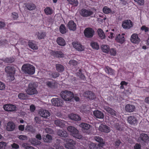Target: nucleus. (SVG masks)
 <instances>
[{
  "instance_id": "obj_49",
  "label": "nucleus",
  "mask_w": 149,
  "mask_h": 149,
  "mask_svg": "<svg viewBox=\"0 0 149 149\" xmlns=\"http://www.w3.org/2000/svg\"><path fill=\"white\" fill-rule=\"evenodd\" d=\"M110 54L111 55L113 56H115L116 55L117 52L116 50L115 49L111 48L110 50L109 51Z\"/></svg>"
},
{
  "instance_id": "obj_22",
  "label": "nucleus",
  "mask_w": 149,
  "mask_h": 149,
  "mask_svg": "<svg viewBox=\"0 0 149 149\" xmlns=\"http://www.w3.org/2000/svg\"><path fill=\"white\" fill-rule=\"evenodd\" d=\"M5 70L8 74H15V69L13 66H9L6 67Z\"/></svg>"
},
{
  "instance_id": "obj_26",
  "label": "nucleus",
  "mask_w": 149,
  "mask_h": 149,
  "mask_svg": "<svg viewBox=\"0 0 149 149\" xmlns=\"http://www.w3.org/2000/svg\"><path fill=\"white\" fill-rule=\"evenodd\" d=\"M36 36L38 38L39 40L43 39L45 38L46 35V33L45 32H42L40 31L36 32Z\"/></svg>"
},
{
  "instance_id": "obj_36",
  "label": "nucleus",
  "mask_w": 149,
  "mask_h": 149,
  "mask_svg": "<svg viewBox=\"0 0 149 149\" xmlns=\"http://www.w3.org/2000/svg\"><path fill=\"white\" fill-rule=\"evenodd\" d=\"M15 58L13 57H7L2 59V60L4 63H13L15 61Z\"/></svg>"
},
{
  "instance_id": "obj_34",
  "label": "nucleus",
  "mask_w": 149,
  "mask_h": 149,
  "mask_svg": "<svg viewBox=\"0 0 149 149\" xmlns=\"http://www.w3.org/2000/svg\"><path fill=\"white\" fill-rule=\"evenodd\" d=\"M55 66L56 70L58 72H62L64 70V67L61 64H57Z\"/></svg>"
},
{
  "instance_id": "obj_6",
  "label": "nucleus",
  "mask_w": 149,
  "mask_h": 149,
  "mask_svg": "<svg viewBox=\"0 0 149 149\" xmlns=\"http://www.w3.org/2000/svg\"><path fill=\"white\" fill-rule=\"evenodd\" d=\"M137 115H133L127 117V122L131 125H135L137 124L138 120Z\"/></svg>"
},
{
  "instance_id": "obj_50",
  "label": "nucleus",
  "mask_w": 149,
  "mask_h": 149,
  "mask_svg": "<svg viewBox=\"0 0 149 149\" xmlns=\"http://www.w3.org/2000/svg\"><path fill=\"white\" fill-rule=\"evenodd\" d=\"M128 84V83L125 81H122L120 83V85H121L120 87V89H124V87L123 86L125 85V86H126Z\"/></svg>"
},
{
  "instance_id": "obj_11",
  "label": "nucleus",
  "mask_w": 149,
  "mask_h": 149,
  "mask_svg": "<svg viewBox=\"0 0 149 149\" xmlns=\"http://www.w3.org/2000/svg\"><path fill=\"white\" fill-rule=\"evenodd\" d=\"M94 32V30L92 28L90 27L86 28L84 31L85 36L88 38L92 37Z\"/></svg>"
},
{
  "instance_id": "obj_14",
  "label": "nucleus",
  "mask_w": 149,
  "mask_h": 149,
  "mask_svg": "<svg viewBox=\"0 0 149 149\" xmlns=\"http://www.w3.org/2000/svg\"><path fill=\"white\" fill-rule=\"evenodd\" d=\"M99 131L105 133H108L111 130L108 126L103 124H101L99 127Z\"/></svg>"
},
{
  "instance_id": "obj_40",
  "label": "nucleus",
  "mask_w": 149,
  "mask_h": 149,
  "mask_svg": "<svg viewBox=\"0 0 149 149\" xmlns=\"http://www.w3.org/2000/svg\"><path fill=\"white\" fill-rule=\"evenodd\" d=\"M106 73L110 75H113L114 73V70L108 66H107L104 68Z\"/></svg>"
},
{
  "instance_id": "obj_35",
  "label": "nucleus",
  "mask_w": 149,
  "mask_h": 149,
  "mask_svg": "<svg viewBox=\"0 0 149 149\" xmlns=\"http://www.w3.org/2000/svg\"><path fill=\"white\" fill-rule=\"evenodd\" d=\"M79 126L81 127L83 130H89L91 126L86 123H81L79 125Z\"/></svg>"
},
{
  "instance_id": "obj_48",
  "label": "nucleus",
  "mask_w": 149,
  "mask_h": 149,
  "mask_svg": "<svg viewBox=\"0 0 149 149\" xmlns=\"http://www.w3.org/2000/svg\"><path fill=\"white\" fill-rule=\"evenodd\" d=\"M31 143L32 144L34 145H40L41 143V142L40 141H38L35 138L32 139L31 141Z\"/></svg>"
},
{
  "instance_id": "obj_52",
  "label": "nucleus",
  "mask_w": 149,
  "mask_h": 149,
  "mask_svg": "<svg viewBox=\"0 0 149 149\" xmlns=\"http://www.w3.org/2000/svg\"><path fill=\"white\" fill-rule=\"evenodd\" d=\"M19 98L21 100H24L26 99V97L25 95L23 93H20L18 95Z\"/></svg>"
},
{
  "instance_id": "obj_21",
  "label": "nucleus",
  "mask_w": 149,
  "mask_h": 149,
  "mask_svg": "<svg viewBox=\"0 0 149 149\" xmlns=\"http://www.w3.org/2000/svg\"><path fill=\"white\" fill-rule=\"evenodd\" d=\"M84 95L85 97L91 100H93L96 97L94 93L93 92L90 91H85L84 92Z\"/></svg>"
},
{
  "instance_id": "obj_23",
  "label": "nucleus",
  "mask_w": 149,
  "mask_h": 149,
  "mask_svg": "<svg viewBox=\"0 0 149 149\" xmlns=\"http://www.w3.org/2000/svg\"><path fill=\"white\" fill-rule=\"evenodd\" d=\"M93 114L94 116L97 118L102 119L104 117V113L98 110L94 111Z\"/></svg>"
},
{
  "instance_id": "obj_58",
  "label": "nucleus",
  "mask_w": 149,
  "mask_h": 149,
  "mask_svg": "<svg viewBox=\"0 0 149 149\" xmlns=\"http://www.w3.org/2000/svg\"><path fill=\"white\" fill-rule=\"evenodd\" d=\"M121 143V142L120 140H117L115 142L114 145L116 148H118L120 145Z\"/></svg>"
},
{
  "instance_id": "obj_38",
  "label": "nucleus",
  "mask_w": 149,
  "mask_h": 149,
  "mask_svg": "<svg viewBox=\"0 0 149 149\" xmlns=\"http://www.w3.org/2000/svg\"><path fill=\"white\" fill-rule=\"evenodd\" d=\"M101 48L103 52L108 53L109 51L110 48L108 45H101Z\"/></svg>"
},
{
  "instance_id": "obj_7",
  "label": "nucleus",
  "mask_w": 149,
  "mask_h": 149,
  "mask_svg": "<svg viewBox=\"0 0 149 149\" xmlns=\"http://www.w3.org/2000/svg\"><path fill=\"white\" fill-rule=\"evenodd\" d=\"M138 140L140 143H147L149 141V137L147 134L142 133L140 134Z\"/></svg>"
},
{
  "instance_id": "obj_56",
  "label": "nucleus",
  "mask_w": 149,
  "mask_h": 149,
  "mask_svg": "<svg viewBox=\"0 0 149 149\" xmlns=\"http://www.w3.org/2000/svg\"><path fill=\"white\" fill-rule=\"evenodd\" d=\"M51 75L53 78L55 79L59 76V74L58 72H54Z\"/></svg>"
},
{
  "instance_id": "obj_43",
  "label": "nucleus",
  "mask_w": 149,
  "mask_h": 149,
  "mask_svg": "<svg viewBox=\"0 0 149 149\" xmlns=\"http://www.w3.org/2000/svg\"><path fill=\"white\" fill-rule=\"evenodd\" d=\"M44 11L45 14L47 15H51L53 13L52 9L49 7H47L44 10Z\"/></svg>"
},
{
  "instance_id": "obj_41",
  "label": "nucleus",
  "mask_w": 149,
  "mask_h": 149,
  "mask_svg": "<svg viewBox=\"0 0 149 149\" xmlns=\"http://www.w3.org/2000/svg\"><path fill=\"white\" fill-rule=\"evenodd\" d=\"M59 29L60 32L62 34H64L67 32V29L64 24H61L59 26Z\"/></svg>"
},
{
  "instance_id": "obj_28",
  "label": "nucleus",
  "mask_w": 149,
  "mask_h": 149,
  "mask_svg": "<svg viewBox=\"0 0 149 149\" xmlns=\"http://www.w3.org/2000/svg\"><path fill=\"white\" fill-rule=\"evenodd\" d=\"M39 113L42 117L45 118H47L50 115L49 112L46 110L42 109L40 111Z\"/></svg>"
},
{
  "instance_id": "obj_64",
  "label": "nucleus",
  "mask_w": 149,
  "mask_h": 149,
  "mask_svg": "<svg viewBox=\"0 0 149 149\" xmlns=\"http://www.w3.org/2000/svg\"><path fill=\"white\" fill-rule=\"evenodd\" d=\"M19 130L21 131H23L24 129V125H20L18 126Z\"/></svg>"
},
{
  "instance_id": "obj_47",
  "label": "nucleus",
  "mask_w": 149,
  "mask_h": 149,
  "mask_svg": "<svg viewBox=\"0 0 149 149\" xmlns=\"http://www.w3.org/2000/svg\"><path fill=\"white\" fill-rule=\"evenodd\" d=\"M69 3L74 6H77L79 4L77 0H67Z\"/></svg>"
},
{
  "instance_id": "obj_10",
  "label": "nucleus",
  "mask_w": 149,
  "mask_h": 149,
  "mask_svg": "<svg viewBox=\"0 0 149 149\" xmlns=\"http://www.w3.org/2000/svg\"><path fill=\"white\" fill-rule=\"evenodd\" d=\"M65 141L67 143L65 145V148L68 149H72L73 146L75 144V142L73 140L67 138L65 139Z\"/></svg>"
},
{
  "instance_id": "obj_25",
  "label": "nucleus",
  "mask_w": 149,
  "mask_h": 149,
  "mask_svg": "<svg viewBox=\"0 0 149 149\" xmlns=\"http://www.w3.org/2000/svg\"><path fill=\"white\" fill-rule=\"evenodd\" d=\"M54 123L56 126L61 128H63L65 127V121L63 120L58 119L55 120Z\"/></svg>"
},
{
  "instance_id": "obj_12",
  "label": "nucleus",
  "mask_w": 149,
  "mask_h": 149,
  "mask_svg": "<svg viewBox=\"0 0 149 149\" xmlns=\"http://www.w3.org/2000/svg\"><path fill=\"white\" fill-rule=\"evenodd\" d=\"M3 108L6 111H13L16 110V107L15 105L10 104H6L3 105Z\"/></svg>"
},
{
  "instance_id": "obj_30",
  "label": "nucleus",
  "mask_w": 149,
  "mask_h": 149,
  "mask_svg": "<svg viewBox=\"0 0 149 149\" xmlns=\"http://www.w3.org/2000/svg\"><path fill=\"white\" fill-rule=\"evenodd\" d=\"M94 139L95 141L99 143L98 144L100 145L101 147L103 146L104 143L103 139L101 137L98 136H95L94 137Z\"/></svg>"
},
{
  "instance_id": "obj_62",
  "label": "nucleus",
  "mask_w": 149,
  "mask_h": 149,
  "mask_svg": "<svg viewBox=\"0 0 149 149\" xmlns=\"http://www.w3.org/2000/svg\"><path fill=\"white\" fill-rule=\"evenodd\" d=\"M9 79L11 81H13L15 79L14 74H8Z\"/></svg>"
},
{
  "instance_id": "obj_8",
  "label": "nucleus",
  "mask_w": 149,
  "mask_h": 149,
  "mask_svg": "<svg viewBox=\"0 0 149 149\" xmlns=\"http://www.w3.org/2000/svg\"><path fill=\"white\" fill-rule=\"evenodd\" d=\"M133 24L130 19H126L124 20L122 23V26L125 29H129L133 26Z\"/></svg>"
},
{
  "instance_id": "obj_61",
  "label": "nucleus",
  "mask_w": 149,
  "mask_h": 149,
  "mask_svg": "<svg viewBox=\"0 0 149 149\" xmlns=\"http://www.w3.org/2000/svg\"><path fill=\"white\" fill-rule=\"evenodd\" d=\"M134 147V149H141V145L140 143H136Z\"/></svg>"
},
{
  "instance_id": "obj_55",
  "label": "nucleus",
  "mask_w": 149,
  "mask_h": 149,
  "mask_svg": "<svg viewBox=\"0 0 149 149\" xmlns=\"http://www.w3.org/2000/svg\"><path fill=\"white\" fill-rule=\"evenodd\" d=\"M69 63L70 65L75 66L77 65V62L74 60H72L69 61Z\"/></svg>"
},
{
  "instance_id": "obj_39",
  "label": "nucleus",
  "mask_w": 149,
  "mask_h": 149,
  "mask_svg": "<svg viewBox=\"0 0 149 149\" xmlns=\"http://www.w3.org/2000/svg\"><path fill=\"white\" fill-rule=\"evenodd\" d=\"M90 149H101V147L99 144H97L93 143H91L89 145Z\"/></svg>"
},
{
  "instance_id": "obj_63",
  "label": "nucleus",
  "mask_w": 149,
  "mask_h": 149,
  "mask_svg": "<svg viewBox=\"0 0 149 149\" xmlns=\"http://www.w3.org/2000/svg\"><path fill=\"white\" fill-rule=\"evenodd\" d=\"M12 148L15 149H18L19 148V146L17 143H14L11 145Z\"/></svg>"
},
{
  "instance_id": "obj_20",
  "label": "nucleus",
  "mask_w": 149,
  "mask_h": 149,
  "mask_svg": "<svg viewBox=\"0 0 149 149\" xmlns=\"http://www.w3.org/2000/svg\"><path fill=\"white\" fill-rule=\"evenodd\" d=\"M140 39L139 38L137 34H133L131 36V41L132 42L135 44H138L140 41Z\"/></svg>"
},
{
  "instance_id": "obj_29",
  "label": "nucleus",
  "mask_w": 149,
  "mask_h": 149,
  "mask_svg": "<svg viewBox=\"0 0 149 149\" xmlns=\"http://www.w3.org/2000/svg\"><path fill=\"white\" fill-rule=\"evenodd\" d=\"M104 109L109 113L111 115L116 116V112L113 109L110 107H106L104 108Z\"/></svg>"
},
{
  "instance_id": "obj_53",
  "label": "nucleus",
  "mask_w": 149,
  "mask_h": 149,
  "mask_svg": "<svg viewBox=\"0 0 149 149\" xmlns=\"http://www.w3.org/2000/svg\"><path fill=\"white\" fill-rule=\"evenodd\" d=\"M11 17L14 20L16 19L18 17V14L17 13L15 12L13 13Z\"/></svg>"
},
{
  "instance_id": "obj_13",
  "label": "nucleus",
  "mask_w": 149,
  "mask_h": 149,
  "mask_svg": "<svg viewBox=\"0 0 149 149\" xmlns=\"http://www.w3.org/2000/svg\"><path fill=\"white\" fill-rule=\"evenodd\" d=\"M125 34L123 33L121 35L119 34L117 35L116 36L115 40L116 41L120 44H123L125 41V38L124 36Z\"/></svg>"
},
{
  "instance_id": "obj_3",
  "label": "nucleus",
  "mask_w": 149,
  "mask_h": 149,
  "mask_svg": "<svg viewBox=\"0 0 149 149\" xmlns=\"http://www.w3.org/2000/svg\"><path fill=\"white\" fill-rule=\"evenodd\" d=\"M37 87V85L34 83L30 82L28 84L26 92L28 95H30L37 94L38 93L36 90Z\"/></svg>"
},
{
  "instance_id": "obj_57",
  "label": "nucleus",
  "mask_w": 149,
  "mask_h": 149,
  "mask_svg": "<svg viewBox=\"0 0 149 149\" xmlns=\"http://www.w3.org/2000/svg\"><path fill=\"white\" fill-rule=\"evenodd\" d=\"M134 1L140 5H143L144 4V0H134Z\"/></svg>"
},
{
  "instance_id": "obj_59",
  "label": "nucleus",
  "mask_w": 149,
  "mask_h": 149,
  "mask_svg": "<svg viewBox=\"0 0 149 149\" xmlns=\"http://www.w3.org/2000/svg\"><path fill=\"white\" fill-rule=\"evenodd\" d=\"M5 84L1 81H0V90H3L5 89Z\"/></svg>"
},
{
  "instance_id": "obj_37",
  "label": "nucleus",
  "mask_w": 149,
  "mask_h": 149,
  "mask_svg": "<svg viewBox=\"0 0 149 149\" xmlns=\"http://www.w3.org/2000/svg\"><path fill=\"white\" fill-rule=\"evenodd\" d=\"M58 133V136L63 137H67L68 135L67 132L64 130H60Z\"/></svg>"
},
{
  "instance_id": "obj_2",
  "label": "nucleus",
  "mask_w": 149,
  "mask_h": 149,
  "mask_svg": "<svg viewBox=\"0 0 149 149\" xmlns=\"http://www.w3.org/2000/svg\"><path fill=\"white\" fill-rule=\"evenodd\" d=\"M22 70L25 74L32 75L35 73V68L33 65L28 64L23 65L22 67Z\"/></svg>"
},
{
  "instance_id": "obj_46",
  "label": "nucleus",
  "mask_w": 149,
  "mask_h": 149,
  "mask_svg": "<svg viewBox=\"0 0 149 149\" xmlns=\"http://www.w3.org/2000/svg\"><path fill=\"white\" fill-rule=\"evenodd\" d=\"M91 46L93 49L98 50L99 48V46L98 44L96 42H92L91 43Z\"/></svg>"
},
{
  "instance_id": "obj_17",
  "label": "nucleus",
  "mask_w": 149,
  "mask_h": 149,
  "mask_svg": "<svg viewBox=\"0 0 149 149\" xmlns=\"http://www.w3.org/2000/svg\"><path fill=\"white\" fill-rule=\"evenodd\" d=\"M28 44L29 47L33 50H36L38 49L36 42L34 40H29Z\"/></svg>"
},
{
  "instance_id": "obj_1",
  "label": "nucleus",
  "mask_w": 149,
  "mask_h": 149,
  "mask_svg": "<svg viewBox=\"0 0 149 149\" xmlns=\"http://www.w3.org/2000/svg\"><path fill=\"white\" fill-rule=\"evenodd\" d=\"M60 95L61 98L65 101L70 102L73 98L74 94L72 92L65 90L61 92Z\"/></svg>"
},
{
  "instance_id": "obj_42",
  "label": "nucleus",
  "mask_w": 149,
  "mask_h": 149,
  "mask_svg": "<svg viewBox=\"0 0 149 149\" xmlns=\"http://www.w3.org/2000/svg\"><path fill=\"white\" fill-rule=\"evenodd\" d=\"M42 139L44 141L46 142H49L52 139V137L51 135L48 134L42 137Z\"/></svg>"
},
{
  "instance_id": "obj_32",
  "label": "nucleus",
  "mask_w": 149,
  "mask_h": 149,
  "mask_svg": "<svg viewBox=\"0 0 149 149\" xmlns=\"http://www.w3.org/2000/svg\"><path fill=\"white\" fill-rule=\"evenodd\" d=\"M56 41L58 44L61 46H63L66 45L65 41L62 37H58Z\"/></svg>"
},
{
  "instance_id": "obj_60",
  "label": "nucleus",
  "mask_w": 149,
  "mask_h": 149,
  "mask_svg": "<svg viewBox=\"0 0 149 149\" xmlns=\"http://www.w3.org/2000/svg\"><path fill=\"white\" fill-rule=\"evenodd\" d=\"M18 138L20 140H24L27 139V137L25 135H20L19 136Z\"/></svg>"
},
{
  "instance_id": "obj_31",
  "label": "nucleus",
  "mask_w": 149,
  "mask_h": 149,
  "mask_svg": "<svg viewBox=\"0 0 149 149\" xmlns=\"http://www.w3.org/2000/svg\"><path fill=\"white\" fill-rule=\"evenodd\" d=\"M15 125L14 123L12 122H9L7 124V130L9 131H13L15 128Z\"/></svg>"
},
{
  "instance_id": "obj_4",
  "label": "nucleus",
  "mask_w": 149,
  "mask_h": 149,
  "mask_svg": "<svg viewBox=\"0 0 149 149\" xmlns=\"http://www.w3.org/2000/svg\"><path fill=\"white\" fill-rule=\"evenodd\" d=\"M67 129L68 131L70 132L71 134L74 137L78 139L82 138V136L80 135L79 131L74 127L70 126Z\"/></svg>"
},
{
  "instance_id": "obj_33",
  "label": "nucleus",
  "mask_w": 149,
  "mask_h": 149,
  "mask_svg": "<svg viewBox=\"0 0 149 149\" xmlns=\"http://www.w3.org/2000/svg\"><path fill=\"white\" fill-rule=\"evenodd\" d=\"M69 117L71 119L75 121H79L81 120L80 117L74 114H70L69 115Z\"/></svg>"
},
{
  "instance_id": "obj_51",
  "label": "nucleus",
  "mask_w": 149,
  "mask_h": 149,
  "mask_svg": "<svg viewBox=\"0 0 149 149\" xmlns=\"http://www.w3.org/2000/svg\"><path fill=\"white\" fill-rule=\"evenodd\" d=\"M6 143L3 141L0 142V149H5L6 146Z\"/></svg>"
},
{
  "instance_id": "obj_54",
  "label": "nucleus",
  "mask_w": 149,
  "mask_h": 149,
  "mask_svg": "<svg viewBox=\"0 0 149 149\" xmlns=\"http://www.w3.org/2000/svg\"><path fill=\"white\" fill-rule=\"evenodd\" d=\"M141 30L142 31H144L145 33H147L149 31V29L146 26L143 25L141 27Z\"/></svg>"
},
{
  "instance_id": "obj_18",
  "label": "nucleus",
  "mask_w": 149,
  "mask_h": 149,
  "mask_svg": "<svg viewBox=\"0 0 149 149\" xmlns=\"http://www.w3.org/2000/svg\"><path fill=\"white\" fill-rule=\"evenodd\" d=\"M50 54L51 56L56 58H62L64 56L63 53L61 52L58 51H52Z\"/></svg>"
},
{
  "instance_id": "obj_15",
  "label": "nucleus",
  "mask_w": 149,
  "mask_h": 149,
  "mask_svg": "<svg viewBox=\"0 0 149 149\" xmlns=\"http://www.w3.org/2000/svg\"><path fill=\"white\" fill-rule=\"evenodd\" d=\"M72 45L78 51H82L84 50V47L79 42H73Z\"/></svg>"
},
{
  "instance_id": "obj_44",
  "label": "nucleus",
  "mask_w": 149,
  "mask_h": 149,
  "mask_svg": "<svg viewBox=\"0 0 149 149\" xmlns=\"http://www.w3.org/2000/svg\"><path fill=\"white\" fill-rule=\"evenodd\" d=\"M97 33L101 39H103L105 38V34L101 29H98L97 30Z\"/></svg>"
},
{
  "instance_id": "obj_45",
  "label": "nucleus",
  "mask_w": 149,
  "mask_h": 149,
  "mask_svg": "<svg viewBox=\"0 0 149 149\" xmlns=\"http://www.w3.org/2000/svg\"><path fill=\"white\" fill-rule=\"evenodd\" d=\"M103 13L105 14H109L111 12V8H109L107 6H105L103 7L102 9Z\"/></svg>"
},
{
  "instance_id": "obj_27",
  "label": "nucleus",
  "mask_w": 149,
  "mask_h": 149,
  "mask_svg": "<svg viewBox=\"0 0 149 149\" xmlns=\"http://www.w3.org/2000/svg\"><path fill=\"white\" fill-rule=\"evenodd\" d=\"M25 7L30 10H32L35 9V5L32 3H27L24 4Z\"/></svg>"
},
{
  "instance_id": "obj_24",
  "label": "nucleus",
  "mask_w": 149,
  "mask_h": 149,
  "mask_svg": "<svg viewBox=\"0 0 149 149\" xmlns=\"http://www.w3.org/2000/svg\"><path fill=\"white\" fill-rule=\"evenodd\" d=\"M135 109V106L133 105L127 104L125 107V111L128 112H133Z\"/></svg>"
},
{
  "instance_id": "obj_16",
  "label": "nucleus",
  "mask_w": 149,
  "mask_h": 149,
  "mask_svg": "<svg viewBox=\"0 0 149 149\" xmlns=\"http://www.w3.org/2000/svg\"><path fill=\"white\" fill-rule=\"evenodd\" d=\"M67 27L70 30L72 31H75L77 29L76 24L72 20L68 22Z\"/></svg>"
},
{
  "instance_id": "obj_9",
  "label": "nucleus",
  "mask_w": 149,
  "mask_h": 149,
  "mask_svg": "<svg viewBox=\"0 0 149 149\" xmlns=\"http://www.w3.org/2000/svg\"><path fill=\"white\" fill-rule=\"evenodd\" d=\"M52 103L53 105L57 107L62 106L63 101V100L59 98H53L51 100Z\"/></svg>"
},
{
  "instance_id": "obj_19",
  "label": "nucleus",
  "mask_w": 149,
  "mask_h": 149,
  "mask_svg": "<svg viewBox=\"0 0 149 149\" xmlns=\"http://www.w3.org/2000/svg\"><path fill=\"white\" fill-rule=\"evenodd\" d=\"M46 85L49 88H56L58 87V83L55 81H47L46 82Z\"/></svg>"
},
{
  "instance_id": "obj_5",
  "label": "nucleus",
  "mask_w": 149,
  "mask_h": 149,
  "mask_svg": "<svg viewBox=\"0 0 149 149\" xmlns=\"http://www.w3.org/2000/svg\"><path fill=\"white\" fill-rule=\"evenodd\" d=\"M79 14L83 17L91 16L92 17L91 15H93V12L90 9H86L83 8L80 10Z\"/></svg>"
}]
</instances>
